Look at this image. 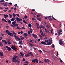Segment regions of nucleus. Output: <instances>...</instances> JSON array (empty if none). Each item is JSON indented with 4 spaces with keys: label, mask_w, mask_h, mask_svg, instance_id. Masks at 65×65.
<instances>
[{
    "label": "nucleus",
    "mask_w": 65,
    "mask_h": 65,
    "mask_svg": "<svg viewBox=\"0 0 65 65\" xmlns=\"http://www.w3.org/2000/svg\"><path fill=\"white\" fill-rule=\"evenodd\" d=\"M15 18L17 22H21V21H23V19L21 18H19L18 17L15 18L14 17L13 18L11 19L10 20L12 21H14L15 20Z\"/></svg>",
    "instance_id": "nucleus-1"
},
{
    "label": "nucleus",
    "mask_w": 65,
    "mask_h": 65,
    "mask_svg": "<svg viewBox=\"0 0 65 65\" xmlns=\"http://www.w3.org/2000/svg\"><path fill=\"white\" fill-rule=\"evenodd\" d=\"M17 58V56H14L13 58L12 59V61L13 62H15Z\"/></svg>",
    "instance_id": "nucleus-2"
},
{
    "label": "nucleus",
    "mask_w": 65,
    "mask_h": 65,
    "mask_svg": "<svg viewBox=\"0 0 65 65\" xmlns=\"http://www.w3.org/2000/svg\"><path fill=\"white\" fill-rule=\"evenodd\" d=\"M52 38H50L49 40L48 41V42L46 44V45H50V44H51L52 42Z\"/></svg>",
    "instance_id": "nucleus-3"
},
{
    "label": "nucleus",
    "mask_w": 65,
    "mask_h": 65,
    "mask_svg": "<svg viewBox=\"0 0 65 65\" xmlns=\"http://www.w3.org/2000/svg\"><path fill=\"white\" fill-rule=\"evenodd\" d=\"M59 43L61 45H62V44H64V42L62 41V40L61 39L59 40Z\"/></svg>",
    "instance_id": "nucleus-4"
},
{
    "label": "nucleus",
    "mask_w": 65,
    "mask_h": 65,
    "mask_svg": "<svg viewBox=\"0 0 65 65\" xmlns=\"http://www.w3.org/2000/svg\"><path fill=\"white\" fill-rule=\"evenodd\" d=\"M62 29H60V30H59L58 31H57V33L58 34V36H60L61 34H62V33H61L60 32H62Z\"/></svg>",
    "instance_id": "nucleus-5"
},
{
    "label": "nucleus",
    "mask_w": 65,
    "mask_h": 65,
    "mask_svg": "<svg viewBox=\"0 0 65 65\" xmlns=\"http://www.w3.org/2000/svg\"><path fill=\"white\" fill-rule=\"evenodd\" d=\"M31 61L32 62L34 63H38V60L36 59H34L31 60Z\"/></svg>",
    "instance_id": "nucleus-6"
},
{
    "label": "nucleus",
    "mask_w": 65,
    "mask_h": 65,
    "mask_svg": "<svg viewBox=\"0 0 65 65\" xmlns=\"http://www.w3.org/2000/svg\"><path fill=\"white\" fill-rule=\"evenodd\" d=\"M11 48L13 50H14V51H17V50H15V49H17V48L15 47L13 45H11Z\"/></svg>",
    "instance_id": "nucleus-7"
},
{
    "label": "nucleus",
    "mask_w": 65,
    "mask_h": 65,
    "mask_svg": "<svg viewBox=\"0 0 65 65\" xmlns=\"http://www.w3.org/2000/svg\"><path fill=\"white\" fill-rule=\"evenodd\" d=\"M14 36L15 37V40H17V39H18V40H19V41H20V40H21V39H20V38H19L18 36L16 35H14Z\"/></svg>",
    "instance_id": "nucleus-8"
},
{
    "label": "nucleus",
    "mask_w": 65,
    "mask_h": 65,
    "mask_svg": "<svg viewBox=\"0 0 65 65\" xmlns=\"http://www.w3.org/2000/svg\"><path fill=\"white\" fill-rule=\"evenodd\" d=\"M6 48H7V50L8 51H11V48L8 47V46H6Z\"/></svg>",
    "instance_id": "nucleus-9"
},
{
    "label": "nucleus",
    "mask_w": 65,
    "mask_h": 65,
    "mask_svg": "<svg viewBox=\"0 0 65 65\" xmlns=\"http://www.w3.org/2000/svg\"><path fill=\"white\" fill-rule=\"evenodd\" d=\"M32 36L33 37H34V38H35V39H36L37 38V35H36L35 34H32Z\"/></svg>",
    "instance_id": "nucleus-10"
},
{
    "label": "nucleus",
    "mask_w": 65,
    "mask_h": 65,
    "mask_svg": "<svg viewBox=\"0 0 65 65\" xmlns=\"http://www.w3.org/2000/svg\"><path fill=\"white\" fill-rule=\"evenodd\" d=\"M36 26H37V28L38 29H39V28H40V26H39V25L38 23H37L36 24Z\"/></svg>",
    "instance_id": "nucleus-11"
},
{
    "label": "nucleus",
    "mask_w": 65,
    "mask_h": 65,
    "mask_svg": "<svg viewBox=\"0 0 65 65\" xmlns=\"http://www.w3.org/2000/svg\"><path fill=\"white\" fill-rule=\"evenodd\" d=\"M41 43L42 44H43L44 45H46V43L45 42L42 41L41 42Z\"/></svg>",
    "instance_id": "nucleus-12"
},
{
    "label": "nucleus",
    "mask_w": 65,
    "mask_h": 65,
    "mask_svg": "<svg viewBox=\"0 0 65 65\" xmlns=\"http://www.w3.org/2000/svg\"><path fill=\"white\" fill-rule=\"evenodd\" d=\"M8 35H9V36H13V34L11 32H10L9 33Z\"/></svg>",
    "instance_id": "nucleus-13"
},
{
    "label": "nucleus",
    "mask_w": 65,
    "mask_h": 65,
    "mask_svg": "<svg viewBox=\"0 0 65 65\" xmlns=\"http://www.w3.org/2000/svg\"><path fill=\"white\" fill-rule=\"evenodd\" d=\"M29 53H28L26 55H25V57H30V55L29 54Z\"/></svg>",
    "instance_id": "nucleus-14"
},
{
    "label": "nucleus",
    "mask_w": 65,
    "mask_h": 65,
    "mask_svg": "<svg viewBox=\"0 0 65 65\" xmlns=\"http://www.w3.org/2000/svg\"><path fill=\"white\" fill-rule=\"evenodd\" d=\"M0 56L1 57L3 56V52H0Z\"/></svg>",
    "instance_id": "nucleus-15"
},
{
    "label": "nucleus",
    "mask_w": 65,
    "mask_h": 65,
    "mask_svg": "<svg viewBox=\"0 0 65 65\" xmlns=\"http://www.w3.org/2000/svg\"><path fill=\"white\" fill-rule=\"evenodd\" d=\"M16 20H15L14 21L12 22V24H13V25H14L15 24H16Z\"/></svg>",
    "instance_id": "nucleus-16"
},
{
    "label": "nucleus",
    "mask_w": 65,
    "mask_h": 65,
    "mask_svg": "<svg viewBox=\"0 0 65 65\" xmlns=\"http://www.w3.org/2000/svg\"><path fill=\"white\" fill-rule=\"evenodd\" d=\"M6 34H8L10 32V31H9V30H6Z\"/></svg>",
    "instance_id": "nucleus-17"
},
{
    "label": "nucleus",
    "mask_w": 65,
    "mask_h": 65,
    "mask_svg": "<svg viewBox=\"0 0 65 65\" xmlns=\"http://www.w3.org/2000/svg\"><path fill=\"white\" fill-rule=\"evenodd\" d=\"M3 15H4L5 18H7L8 17V15L7 14H4Z\"/></svg>",
    "instance_id": "nucleus-18"
},
{
    "label": "nucleus",
    "mask_w": 65,
    "mask_h": 65,
    "mask_svg": "<svg viewBox=\"0 0 65 65\" xmlns=\"http://www.w3.org/2000/svg\"><path fill=\"white\" fill-rule=\"evenodd\" d=\"M20 54L21 56H22V57H23V56H24V54L21 52L20 53Z\"/></svg>",
    "instance_id": "nucleus-19"
},
{
    "label": "nucleus",
    "mask_w": 65,
    "mask_h": 65,
    "mask_svg": "<svg viewBox=\"0 0 65 65\" xmlns=\"http://www.w3.org/2000/svg\"><path fill=\"white\" fill-rule=\"evenodd\" d=\"M19 44H23V43H22V41H19Z\"/></svg>",
    "instance_id": "nucleus-20"
},
{
    "label": "nucleus",
    "mask_w": 65,
    "mask_h": 65,
    "mask_svg": "<svg viewBox=\"0 0 65 65\" xmlns=\"http://www.w3.org/2000/svg\"><path fill=\"white\" fill-rule=\"evenodd\" d=\"M28 26L30 28H31L32 25H31V24L30 23V24H29L28 25Z\"/></svg>",
    "instance_id": "nucleus-21"
},
{
    "label": "nucleus",
    "mask_w": 65,
    "mask_h": 65,
    "mask_svg": "<svg viewBox=\"0 0 65 65\" xmlns=\"http://www.w3.org/2000/svg\"><path fill=\"white\" fill-rule=\"evenodd\" d=\"M24 36H28V34L27 33H25L23 35Z\"/></svg>",
    "instance_id": "nucleus-22"
},
{
    "label": "nucleus",
    "mask_w": 65,
    "mask_h": 65,
    "mask_svg": "<svg viewBox=\"0 0 65 65\" xmlns=\"http://www.w3.org/2000/svg\"><path fill=\"white\" fill-rule=\"evenodd\" d=\"M12 16L13 17H16V14L14 13H13L12 14Z\"/></svg>",
    "instance_id": "nucleus-23"
},
{
    "label": "nucleus",
    "mask_w": 65,
    "mask_h": 65,
    "mask_svg": "<svg viewBox=\"0 0 65 65\" xmlns=\"http://www.w3.org/2000/svg\"><path fill=\"white\" fill-rule=\"evenodd\" d=\"M29 54L31 56H33V54H32V52H29Z\"/></svg>",
    "instance_id": "nucleus-24"
},
{
    "label": "nucleus",
    "mask_w": 65,
    "mask_h": 65,
    "mask_svg": "<svg viewBox=\"0 0 65 65\" xmlns=\"http://www.w3.org/2000/svg\"><path fill=\"white\" fill-rule=\"evenodd\" d=\"M37 19L39 21H41V18H37Z\"/></svg>",
    "instance_id": "nucleus-25"
},
{
    "label": "nucleus",
    "mask_w": 65,
    "mask_h": 65,
    "mask_svg": "<svg viewBox=\"0 0 65 65\" xmlns=\"http://www.w3.org/2000/svg\"><path fill=\"white\" fill-rule=\"evenodd\" d=\"M28 18V16H27V15H25L24 16V18L25 19H26L27 18Z\"/></svg>",
    "instance_id": "nucleus-26"
},
{
    "label": "nucleus",
    "mask_w": 65,
    "mask_h": 65,
    "mask_svg": "<svg viewBox=\"0 0 65 65\" xmlns=\"http://www.w3.org/2000/svg\"><path fill=\"white\" fill-rule=\"evenodd\" d=\"M25 39V37H23L22 38H20V40H23V39Z\"/></svg>",
    "instance_id": "nucleus-27"
},
{
    "label": "nucleus",
    "mask_w": 65,
    "mask_h": 65,
    "mask_svg": "<svg viewBox=\"0 0 65 65\" xmlns=\"http://www.w3.org/2000/svg\"><path fill=\"white\" fill-rule=\"evenodd\" d=\"M34 39L30 40L29 42H32V41H34Z\"/></svg>",
    "instance_id": "nucleus-28"
},
{
    "label": "nucleus",
    "mask_w": 65,
    "mask_h": 65,
    "mask_svg": "<svg viewBox=\"0 0 65 65\" xmlns=\"http://www.w3.org/2000/svg\"><path fill=\"white\" fill-rule=\"evenodd\" d=\"M19 25H18V24H15L14 25V26H15V27H17V26H18Z\"/></svg>",
    "instance_id": "nucleus-29"
},
{
    "label": "nucleus",
    "mask_w": 65,
    "mask_h": 65,
    "mask_svg": "<svg viewBox=\"0 0 65 65\" xmlns=\"http://www.w3.org/2000/svg\"><path fill=\"white\" fill-rule=\"evenodd\" d=\"M3 5L4 6H7V5L5 4H4L3 3Z\"/></svg>",
    "instance_id": "nucleus-30"
},
{
    "label": "nucleus",
    "mask_w": 65,
    "mask_h": 65,
    "mask_svg": "<svg viewBox=\"0 0 65 65\" xmlns=\"http://www.w3.org/2000/svg\"><path fill=\"white\" fill-rule=\"evenodd\" d=\"M45 32H48V30H47V29L46 28L45 29Z\"/></svg>",
    "instance_id": "nucleus-31"
},
{
    "label": "nucleus",
    "mask_w": 65,
    "mask_h": 65,
    "mask_svg": "<svg viewBox=\"0 0 65 65\" xmlns=\"http://www.w3.org/2000/svg\"><path fill=\"white\" fill-rule=\"evenodd\" d=\"M52 18H53V19L54 20H55V21H56V19L54 18V17H53V15H52Z\"/></svg>",
    "instance_id": "nucleus-32"
},
{
    "label": "nucleus",
    "mask_w": 65,
    "mask_h": 65,
    "mask_svg": "<svg viewBox=\"0 0 65 65\" xmlns=\"http://www.w3.org/2000/svg\"><path fill=\"white\" fill-rule=\"evenodd\" d=\"M39 63H44L43 62H42L41 61H39Z\"/></svg>",
    "instance_id": "nucleus-33"
},
{
    "label": "nucleus",
    "mask_w": 65,
    "mask_h": 65,
    "mask_svg": "<svg viewBox=\"0 0 65 65\" xmlns=\"http://www.w3.org/2000/svg\"><path fill=\"white\" fill-rule=\"evenodd\" d=\"M44 61H45V62H46V63H47V59H45L44 60Z\"/></svg>",
    "instance_id": "nucleus-34"
},
{
    "label": "nucleus",
    "mask_w": 65,
    "mask_h": 65,
    "mask_svg": "<svg viewBox=\"0 0 65 65\" xmlns=\"http://www.w3.org/2000/svg\"><path fill=\"white\" fill-rule=\"evenodd\" d=\"M46 27H47V28H50V26L49 25H46Z\"/></svg>",
    "instance_id": "nucleus-35"
},
{
    "label": "nucleus",
    "mask_w": 65,
    "mask_h": 65,
    "mask_svg": "<svg viewBox=\"0 0 65 65\" xmlns=\"http://www.w3.org/2000/svg\"><path fill=\"white\" fill-rule=\"evenodd\" d=\"M41 35H42V36L43 37L44 36V34H43V32L41 33Z\"/></svg>",
    "instance_id": "nucleus-36"
},
{
    "label": "nucleus",
    "mask_w": 65,
    "mask_h": 65,
    "mask_svg": "<svg viewBox=\"0 0 65 65\" xmlns=\"http://www.w3.org/2000/svg\"><path fill=\"white\" fill-rule=\"evenodd\" d=\"M8 22L9 23H11V21L10 20H8Z\"/></svg>",
    "instance_id": "nucleus-37"
},
{
    "label": "nucleus",
    "mask_w": 65,
    "mask_h": 65,
    "mask_svg": "<svg viewBox=\"0 0 65 65\" xmlns=\"http://www.w3.org/2000/svg\"><path fill=\"white\" fill-rule=\"evenodd\" d=\"M29 46H30H30H32V44L30 43H29Z\"/></svg>",
    "instance_id": "nucleus-38"
},
{
    "label": "nucleus",
    "mask_w": 65,
    "mask_h": 65,
    "mask_svg": "<svg viewBox=\"0 0 65 65\" xmlns=\"http://www.w3.org/2000/svg\"><path fill=\"white\" fill-rule=\"evenodd\" d=\"M48 41L47 40H45V42H46L47 43H48Z\"/></svg>",
    "instance_id": "nucleus-39"
},
{
    "label": "nucleus",
    "mask_w": 65,
    "mask_h": 65,
    "mask_svg": "<svg viewBox=\"0 0 65 65\" xmlns=\"http://www.w3.org/2000/svg\"><path fill=\"white\" fill-rule=\"evenodd\" d=\"M9 17L10 18H11L12 17V15L11 14H9Z\"/></svg>",
    "instance_id": "nucleus-40"
},
{
    "label": "nucleus",
    "mask_w": 65,
    "mask_h": 65,
    "mask_svg": "<svg viewBox=\"0 0 65 65\" xmlns=\"http://www.w3.org/2000/svg\"><path fill=\"white\" fill-rule=\"evenodd\" d=\"M16 15L18 17H20V15L18 14H16Z\"/></svg>",
    "instance_id": "nucleus-41"
},
{
    "label": "nucleus",
    "mask_w": 65,
    "mask_h": 65,
    "mask_svg": "<svg viewBox=\"0 0 65 65\" xmlns=\"http://www.w3.org/2000/svg\"><path fill=\"white\" fill-rule=\"evenodd\" d=\"M4 42H5V44H7V43H7V42H6V41H5Z\"/></svg>",
    "instance_id": "nucleus-42"
},
{
    "label": "nucleus",
    "mask_w": 65,
    "mask_h": 65,
    "mask_svg": "<svg viewBox=\"0 0 65 65\" xmlns=\"http://www.w3.org/2000/svg\"><path fill=\"white\" fill-rule=\"evenodd\" d=\"M17 28L18 29H19V30H20L21 29V28L18 27H17Z\"/></svg>",
    "instance_id": "nucleus-43"
},
{
    "label": "nucleus",
    "mask_w": 65,
    "mask_h": 65,
    "mask_svg": "<svg viewBox=\"0 0 65 65\" xmlns=\"http://www.w3.org/2000/svg\"><path fill=\"white\" fill-rule=\"evenodd\" d=\"M41 28H43V29H44L45 27H44V26H41Z\"/></svg>",
    "instance_id": "nucleus-44"
},
{
    "label": "nucleus",
    "mask_w": 65,
    "mask_h": 65,
    "mask_svg": "<svg viewBox=\"0 0 65 65\" xmlns=\"http://www.w3.org/2000/svg\"><path fill=\"white\" fill-rule=\"evenodd\" d=\"M10 26H12L13 28H14V26L13 25L11 24Z\"/></svg>",
    "instance_id": "nucleus-45"
},
{
    "label": "nucleus",
    "mask_w": 65,
    "mask_h": 65,
    "mask_svg": "<svg viewBox=\"0 0 65 65\" xmlns=\"http://www.w3.org/2000/svg\"><path fill=\"white\" fill-rule=\"evenodd\" d=\"M21 29H26V28L24 27V26H23L21 28Z\"/></svg>",
    "instance_id": "nucleus-46"
},
{
    "label": "nucleus",
    "mask_w": 65,
    "mask_h": 65,
    "mask_svg": "<svg viewBox=\"0 0 65 65\" xmlns=\"http://www.w3.org/2000/svg\"><path fill=\"white\" fill-rule=\"evenodd\" d=\"M49 21H52L53 20V19L50 18V19H49Z\"/></svg>",
    "instance_id": "nucleus-47"
},
{
    "label": "nucleus",
    "mask_w": 65,
    "mask_h": 65,
    "mask_svg": "<svg viewBox=\"0 0 65 65\" xmlns=\"http://www.w3.org/2000/svg\"><path fill=\"white\" fill-rule=\"evenodd\" d=\"M0 41H1V39H3V38L2 37H0Z\"/></svg>",
    "instance_id": "nucleus-48"
},
{
    "label": "nucleus",
    "mask_w": 65,
    "mask_h": 65,
    "mask_svg": "<svg viewBox=\"0 0 65 65\" xmlns=\"http://www.w3.org/2000/svg\"><path fill=\"white\" fill-rule=\"evenodd\" d=\"M51 18V16H50L48 17V19H50Z\"/></svg>",
    "instance_id": "nucleus-49"
},
{
    "label": "nucleus",
    "mask_w": 65,
    "mask_h": 65,
    "mask_svg": "<svg viewBox=\"0 0 65 65\" xmlns=\"http://www.w3.org/2000/svg\"><path fill=\"white\" fill-rule=\"evenodd\" d=\"M25 63H26V64H29V62H28V61H26L25 62Z\"/></svg>",
    "instance_id": "nucleus-50"
},
{
    "label": "nucleus",
    "mask_w": 65,
    "mask_h": 65,
    "mask_svg": "<svg viewBox=\"0 0 65 65\" xmlns=\"http://www.w3.org/2000/svg\"><path fill=\"white\" fill-rule=\"evenodd\" d=\"M47 39V37H45V38L44 39H45V40L46 39Z\"/></svg>",
    "instance_id": "nucleus-51"
},
{
    "label": "nucleus",
    "mask_w": 65,
    "mask_h": 65,
    "mask_svg": "<svg viewBox=\"0 0 65 65\" xmlns=\"http://www.w3.org/2000/svg\"><path fill=\"white\" fill-rule=\"evenodd\" d=\"M24 37H25L26 39H28V37H27V36H25Z\"/></svg>",
    "instance_id": "nucleus-52"
},
{
    "label": "nucleus",
    "mask_w": 65,
    "mask_h": 65,
    "mask_svg": "<svg viewBox=\"0 0 65 65\" xmlns=\"http://www.w3.org/2000/svg\"><path fill=\"white\" fill-rule=\"evenodd\" d=\"M11 42H9L8 43V44H9V45L10 44H11Z\"/></svg>",
    "instance_id": "nucleus-53"
},
{
    "label": "nucleus",
    "mask_w": 65,
    "mask_h": 65,
    "mask_svg": "<svg viewBox=\"0 0 65 65\" xmlns=\"http://www.w3.org/2000/svg\"><path fill=\"white\" fill-rule=\"evenodd\" d=\"M2 45V43L1 42H0V46Z\"/></svg>",
    "instance_id": "nucleus-54"
},
{
    "label": "nucleus",
    "mask_w": 65,
    "mask_h": 65,
    "mask_svg": "<svg viewBox=\"0 0 65 65\" xmlns=\"http://www.w3.org/2000/svg\"><path fill=\"white\" fill-rule=\"evenodd\" d=\"M5 9L7 10L8 9V7H6V8H5Z\"/></svg>",
    "instance_id": "nucleus-55"
},
{
    "label": "nucleus",
    "mask_w": 65,
    "mask_h": 65,
    "mask_svg": "<svg viewBox=\"0 0 65 65\" xmlns=\"http://www.w3.org/2000/svg\"><path fill=\"white\" fill-rule=\"evenodd\" d=\"M5 41V40H3L2 41V42H4Z\"/></svg>",
    "instance_id": "nucleus-56"
},
{
    "label": "nucleus",
    "mask_w": 65,
    "mask_h": 65,
    "mask_svg": "<svg viewBox=\"0 0 65 65\" xmlns=\"http://www.w3.org/2000/svg\"><path fill=\"white\" fill-rule=\"evenodd\" d=\"M13 34H14L15 35H17V34L15 32H13Z\"/></svg>",
    "instance_id": "nucleus-57"
},
{
    "label": "nucleus",
    "mask_w": 65,
    "mask_h": 65,
    "mask_svg": "<svg viewBox=\"0 0 65 65\" xmlns=\"http://www.w3.org/2000/svg\"><path fill=\"white\" fill-rule=\"evenodd\" d=\"M47 62H50V60H48V59H47Z\"/></svg>",
    "instance_id": "nucleus-58"
},
{
    "label": "nucleus",
    "mask_w": 65,
    "mask_h": 65,
    "mask_svg": "<svg viewBox=\"0 0 65 65\" xmlns=\"http://www.w3.org/2000/svg\"><path fill=\"white\" fill-rule=\"evenodd\" d=\"M23 61H25V60H26L25 59L23 58Z\"/></svg>",
    "instance_id": "nucleus-59"
},
{
    "label": "nucleus",
    "mask_w": 65,
    "mask_h": 65,
    "mask_svg": "<svg viewBox=\"0 0 65 65\" xmlns=\"http://www.w3.org/2000/svg\"><path fill=\"white\" fill-rule=\"evenodd\" d=\"M23 21L24 23H26V21H25L24 20H23Z\"/></svg>",
    "instance_id": "nucleus-60"
},
{
    "label": "nucleus",
    "mask_w": 65,
    "mask_h": 65,
    "mask_svg": "<svg viewBox=\"0 0 65 65\" xmlns=\"http://www.w3.org/2000/svg\"><path fill=\"white\" fill-rule=\"evenodd\" d=\"M44 25H46V22H44Z\"/></svg>",
    "instance_id": "nucleus-61"
},
{
    "label": "nucleus",
    "mask_w": 65,
    "mask_h": 65,
    "mask_svg": "<svg viewBox=\"0 0 65 65\" xmlns=\"http://www.w3.org/2000/svg\"><path fill=\"white\" fill-rule=\"evenodd\" d=\"M20 33L21 34H23V31H21Z\"/></svg>",
    "instance_id": "nucleus-62"
},
{
    "label": "nucleus",
    "mask_w": 65,
    "mask_h": 65,
    "mask_svg": "<svg viewBox=\"0 0 65 65\" xmlns=\"http://www.w3.org/2000/svg\"><path fill=\"white\" fill-rule=\"evenodd\" d=\"M4 50H6V47H4Z\"/></svg>",
    "instance_id": "nucleus-63"
},
{
    "label": "nucleus",
    "mask_w": 65,
    "mask_h": 65,
    "mask_svg": "<svg viewBox=\"0 0 65 65\" xmlns=\"http://www.w3.org/2000/svg\"><path fill=\"white\" fill-rule=\"evenodd\" d=\"M4 2V0H2V1H1V2Z\"/></svg>",
    "instance_id": "nucleus-64"
}]
</instances>
